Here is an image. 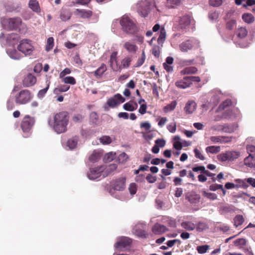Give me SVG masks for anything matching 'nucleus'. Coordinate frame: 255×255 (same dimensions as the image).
Instances as JSON below:
<instances>
[{
  "label": "nucleus",
  "mask_w": 255,
  "mask_h": 255,
  "mask_svg": "<svg viewBox=\"0 0 255 255\" xmlns=\"http://www.w3.org/2000/svg\"><path fill=\"white\" fill-rule=\"evenodd\" d=\"M68 121L67 113H57L48 122L57 133H61L66 131Z\"/></svg>",
  "instance_id": "nucleus-1"
},
{
  "label": "nucleus",
  "mask_w": 255,
  "mask_h": 255,
  "mask_svg": "<svg viewBox=\"0 0 255 255\" xmlns=\"http://www.w3.org/2000/svg\"><path fill=\"white\" fill-rule=\"evenodd\" d=\"M122 29L128 34H133L138 31L134 21L127 15H123L120 20Z\"/></svg>",
  "instance_id": "nucleus-2"
},
{
  "label": "nucleus",
  "mask_w": 255,
  "mask_h": 255,
  "mask_svg": "<svg viewBox=\"0 0 255 255\" xmlns=\"http://www.w3.org/2000/svg\"><path fill=\"white\" fill-rule=\"evenodd\" d=\"M200 46L199 41L195 38H191L179 45L180 50L183 52H187L192 49L197 48Z\"/></svg>",
  "instance_id": "nucleus-3"
},
{
  "label": "nucleus",
  "mask_w": 255,
  "mask_h": 255,
  "mask_svg": "<svg viewBox=\"0 0 255 255\" xmlns=\"http://www.w3.org/2000/svg\"><path fill=\"white\" fill-rule=\"evenodd\" d=\"M154 6L152 0H142L138 7V12L142 17H146L148 14L151 8Z\"/></svg>",
  "instance_id": "nucleus-4"
},
{
  "label": "nucleus",
  "mask_w": 255,
  "mask_h": 255,
  "mask_svg": "<svg viewBox=\"0 0 255 255\" xmlns=\"http://www.w3.org/2000/svg\"><path fill=\"white\" fill-rule=\"evenodd\" d=\"M240 152L238 151H227L218 155V159L222 162L233 161L238 159L240 156Z\"/></svg>",
  "instance_id": "nucleus-5"
},
{
  "label": "nucleus",
  "mask_w": 255,
  "mask_h": 255,
  "mask_svg": "<svg viewBox=\"0 0 255 255\" xmlns=\"http://www.w3.org/2000/svg\"><path fill=\"white\" fill-rule=\"evenodd\" d=\"M18 50L25 55H30L34 50L33 46L30 43V40L25 39L22 40L17 46Z\"/></svg>",
  "instance_id": "nucleus-6"
},
{
  "label": "nucleus",
  "mask_w": 255,
  "mask_h": 255,
  "mask_svg": "<svg viewBox=\"0 0 255 255\" xmlns=\"http://www.w3.org/2000/svg\"><path fill=\"white\" fill-rule=\"evenodd\" d=\"M35 123L34 118L29 115L25 116L21 124V128L23 132H28Z\"/></svg>",
  "instance_id": "nucleus-7"
},
{
  "label": "nucleus",
  "mask_w": 255,
  "mask_h": 255,
  "mask_svg": "<svg viewBox=\"0 0 255 255\" xmlns=\"http://www.w3.org/2000/svg\"><path fill=\"white\" fill-rule=\"evenodd\" d=\"M31 98V95L29 90H21L16 96V102L17 103L24 104L28 102Z\"/></svg>",
  "instance_id": "nucleus-8"
},
{
  "label": "nucleus",
  "mask_w": 255,
  "mask_h": 255,
  "mask_svg": "<svg viewBox=\"0 0 255 255\" xmlns=\"http://www.w3.org/2000/svg\"><path fill=\"white\" fill-rule=\"evenodd\" d=\"M132 243V240L128 237L121 238L115 245L116 249L120 251H124L125 249H129Z\"/></svg>",
  "instance_id": "nucleus-9"
},
{
  "label": "nucleus",
  "mask_w": 255,
  "mask_h": 255,
  "mask_svg": "<svg viewBox=\"0 0 255 255\" xmlns=\"http://www.w3.org/2000/svg\"><path fill=\"white\" fill-rule=\"evenodd\" d=\"M125 101V99L120 94H116L113 97L109 99L107 104L111 108H115Z\"/></svg>",
  "instance_id": "nucleus-10"
},
{
  "label": "nucleus",
  "mask_w": 255,
  "mask_h": 255,
  "mask_svg": "<svg viewBox=\"0 0 255 255\" xmlns=\"http://www.w3.org/2000/svg\"><path fill=\"white\" fill-rule=\"evenodd\" d=\"M104 170L105 167L102 166L91 168L88 172L87 176L90 179H96L101 176Z\"/></svg>",
  "instance_id": "nucleus-11"
},
{
  "label": "nucleus",
  "mask_w": 255,
  "mask_h": 255,
  "mask_svg": "<svg viewBox=\"0 0 255 255\" xmlns=\"http://www.w3.org/2000/svg\"><path fill=\"white\" fill-rule=\"evenodd\" d=\"M126 178L124 177H120L113 181L111 185L114 190L123 191L126 187Z\"/></svg>",
  "instance_id": "nucleus-12"
},
{
  "label": "nucleus",
  "mask_w": 255,
  "mask_h": 255,
  "mask_svg": "<svg viewBox=\"0 0 255 255\" xmlns=\"http://www.w3.org/2000/svg\"><path fill=\"white\" fill-rule=\"evenodd\" d=\"M7 26L10 30H17L22 24L21 19L19 17L9 18L7 19Z\"/></svg>",
  "instance_id": "nucleus-13"
},
{
  "label": "nucleus",
  "mask_w": 255,
  "mask_h": 255,
  "mask_svg": "<svg viewBox=\"0 0 255 255\" xmlns=\"http://www.w3.org/2000/svg\"><path fill=\"white\" fill-rule=\"evenodd\" d=\"M145 225L142 223L137 224L133 228L134 234L141 238H146L147 234L145 231Z\"/></svg>",
  "instance_id": "nucleus-14"
},
{
  "label": "nucleus",
  "mask_w": 255,
  "mask_h": 255,
  "mask_svg": "<svg viewBox=\"0 0 255 255\" xmlns=\"http://www.w3.org/2000/svg\"><path fill=\"white\" fill-rule=\"evenodd\" d=\"M131 61L132 57L131 56H126L122 60L120 65L117 64L116 71L121 72L123 69L128 68L130 66Z\"/></svg>",
  "instance_id": "nucleus-15"
},
{
  "label": "nucleus",
  "mask_w": 255,
  "mask_h": 255,
  "mask_svg": "<svg viewBox=\"0 0 255 255\" xmlns=\"http://www.w3.org/2000/svg\"><path fill=\"white\" fill-rule=\"evenodd\" d=\"M36 82V77L32 74H28L22 81V85L25 87H28L34 85Z\"/></svg>",
  "instance_id": "nucleus-16"
},
{
  "label": "nucleus",
  "mask_w": 255,
  "mask_h": 255,
  "mask_svg": "<svg viewBox=\"0 0 255 255\" xmlns=\"http://www.w3.org/2000/svg\"><path fill=\"white\" fill-rule=\"evenodd\" d=\"M124 48L130 54H134L138 50V47L133 42L126 41L123 45Z\"/></svg>",
  "instance_id": "nucleus-17"
},
{
  "label": "nucleus",
  "mask_w": 255,
  "mask_h": 255,
  "mask_svg": "<svg viewBox=\"0 0 255 255\" xmlns=\"http://www.w3.org/2000/svg\"><path fill=\"white\" fill-rule=\"evenodd\" d=\"M209 94L211 96V102H212L215 105L219 102L222 97V94L221 91L217 89L211 91Z\"/></svg>",
  "instance_id": "nucleus-18"
},
{
  "label": "nucleus",
  "mask_w": 255,
  "mask_h": 255,
  "mask_svg": "<svg viewBox=\"0 0 255 255\" xmlns=\"http://www.w3.org/2000/svg\"><path fill=\"white\" fill-rule=\"evenodd\" d=\"M75 13L78 17L82 18H89L93 15V12L91 10L83 9H77Z\"/></svg>",
  "instance_id": "nucleus-19"
},
{
  "label": "nucleus",
  "mask_w": 255,
  "mask_h": 255,
  "mask_svg": "<svg viewBox=\"0 0 255 255\" xmlns=\"http://www.w3.org/2000/svg\"><path fill=\"white\" fill-rule=\"evenodd\" d=\"M210 140L213 143H227L231 141V137L223 136H213L210 137Z\"/></svg>",
  "instance_id": "nucleus-20"
},
{
  "label": "nucleus",
  "mask_w": 255,
  "mask_h": 255,
  "mask_svg": "<svg viewBox=\"0 0 255 255\" xmlns=\"http://www.w3.org/2000/svg\"><path fill=\"white\" fill-rule=\"evenodd\" d=\"M117 55V51L113 52L110 55V58L109 60L110 67L114 71H116V69H117V64H118Z\"/></svg>",
  "instance_id": "nucleus-21"
},
{
  "label": "nucleus",
  "mask_w": 255,
  "mask_h": 255,
  "mask_svg": "<svg viewBox=\"0 0 255 255\" xmlns=\"http://www.w3.org/2000/svg\"><path fill=\"white\" fill-rule=\"evenodd\" d=\"M232 106V103L231 100L230 99H227L219 105L217 112H221L222 111H225V112H229Z\"/></svg>",
  "instance_id": "nucleus-22"
},
{
  "label": "nucleus",
  "mask_w": 255,
  "mask_h": 255,
  "mask_svg": "<svg viewBox=\"0 0 255 255\" xmlns=\"http://www.w3.org/2000/svg\"><path fill=\"white\" fill-rule=\"evenodd\" d=\"M175 85L181 89H186L190 86V81L185 77L183 79L176 82Z\"/></svg>",
  "instance_id": "nucleus-23"
},
{
  "label": "nucleus",
  "mask_w": 255,
  "mask_h": 255,
  "mask_svg": "<svg viewBox=\"0 0 255 255\" xmlns=\"http://www.w3.org/2000/svg\"><path fill=\"white\" fill-rule=\"evenodd\" d=\"M236 129V127L234 125H224L220 126L218 130H221L224 132L230 133L233 132Z\"/></svg>",
  "instance_id": "nucleus-24"
},
{
  "label": "nucleus",
  "mask_w": 255,
  "mask_h": 255,
  "mask_svg": "<svg viewBox=\"0 0 255 255\" xmlns=\"http://www.w3.org/2000/svg\"><path fill=\"white\" fill-rule=\"evenodd\" d=\"M197 104L193 100H189L186 103L184 110L185 112H194L196 110Z\"/></svg>",
  "instance_id": "nucleus-25"
},
{
  "label": "nucleus",
  "mask_w": 255,
  "mask_h": 255,
  "mask_svg": "<svg viewBox=\"0 0 255 255\" xmlns=\"http://www.w3.org/2000/svg\"><path fill=\"white\" fill-rule=\"evenodd\" d=\"M244 164L247 166L253 168L255 167V158L254 156L251 155H249L244 159Z\"/></svg>",
  "instance_id": "nucleus-26"
},
{
  "label": "nucleus",
  "mask_w": 255,
  "mask_h": 255,
  "mask_svg": "<svg viewBox=\"0 0 255 255\" xmlns=\"http://www.w3.org/2000/svg\"><path fill=\"white\" fill-rule=\"evenodd\" d=\"M137 107V104L133 101H129L123 106V108L126 111L132 112L136 109Z\"/></svg>",
  "instance_id": "nucleus-27"
},
{
  "label": "nucleus",
  "mask_w": 255,
  "mask_h": 255,
  "mask_svg": "<svg viewBox=\"0 0 255 255\" xmlns=\"http://www.w3.org/2000/svg\"><path fill=\"white\" fill-rule=\"evenodd\" d=\"M28 4L29 8L33 11L36 12H39L40 11L39 4L37 0H30Z\"/></svg>",
  "instance_id": "nucleus-28"
},
{
  "label": "nucleus",
  "mask_w": 255,
  "mask_h": 255,
  "mask_svg": "<svg viewBox=\"0 0 255 255\" xmlns=\"http://www.w3.org/2000/svg\"><path fill=\"white\" fill-rule=\"evenodd\" d=\"M106 65L104 63H102L101 66L94 72V75L97 78L101 77L103 74L107 70Z\"/></svg>",
  "instance_id": "nucleus-29"
},
{
  "label": "nucleus",
  "mask_w": 255,
  "mask_h": 255,
  "mask_svg": "<svg viewBox=\"0 0 255 255\" xmlns=\"http://www.w3.org/2000/svg\"><path fill=\"white\" fill-rule=\"evenodd\" d=\"M205 150L208 154H216L220 151L221 147L220 146H209L206 148Z\"/></svg>",
  "instance_id": "nucleus-30"
},
{
  "label": "nucleus",
  "mask_w": 255,
  "mask_h": 255,
  "mask_svg": "<svg viewBox=\"0 0 255 255\" xmlns=\"http://www.w3.org/2000/svg\"><path fill=\"white\" fill-rule=\"evenodd\" d=\"M173 61V58L171 57H168L166 58V62L164 63L163 64L164 68L165 70H166L167 72H169L172 71V67L169 65L172 64Z\"/></svg>",
  "instance_id": "nucleus-31"
},
{
  "label": "nucleus",
  "mask_w": 255,
  "mask_h": 255,
  "mask_svg": "<svg viewBox=\"0 0 255 255\" xmlns=\"http://www.w3.org/2000/svg\"><path fill=\"white\" fill-rule=\"evenodd\" d=\"M181 226L183 228L188 231H193L196 228V225L194 223L190 221L183 222L181 223Z\"/></svg>",
  "instance_id": "nucleus-32"
},
{
  "label": "nucleus",
  "mask_w": 255,
  "mask_h": 255,
  "mask_svg": "<svg viewBox=\"0 0 255 255\" xmlns=\"http://www.w3.org/2000/svg\"><path fill=\"white\" fill-rule=\"evenodd\" d=\"M248 31L245 27H239L236 31L237 35L240 38H245L248 34Z\"/></svg>",
  "instance_id": "nucleus-33"
},
{
  "label": "nucleus",
  "mask_w": 255,
  "mask_h": 255,
  "mask_svg": "<svg viewBox=\"0 0 255 255\" xmlns=\"http://www.w3.org/2000/svg\"><path fill=\"white\" fill-rule=\"evenodd\" d=\"M243 20L248 23H251L255 20L254 16L251 13H244L242 15Z\"/></svg>",
  "instance_id": "nucleus-34"
},
{
  "label": "nucleus",
  "mask_w": 255,
  "mask_h": 255,
  "mask_svg": "<svg viewBox=\"0 0 255 255\" xmlns=\"http://www.w3.org/2000/svg\"><path fill=\"white\" fill-rule=\"evenodd\" d=\"M9 56L12 59L15 60H19L21 58V55L15 49H12L8 51Z\"/></svg>",
  "instance_id": "nucleus-35"
},
{
  "label": "nucleus",
  "mask_w": 255,
  "mask_h": 255,
  "mask_svg": "<svg viewBox=\"0 0 255 255\" xmlns=\"http://www.w3.org/2000/svg\"><path fill=\"white\" fill-rule=\"evenodd\" d=\"M221 114L220 115H218L216 116V117L214 119V121H219L223 119H231L230 114H232L233 113H219Z\"/></svg>",
  "instance_id": "nucleus-36"
},
{
  "label": "nucleus",
  "mask_w": 255,
  "mask_h": 255,
  "mask_svg": "<svg viewBox=\"0 0 255 255\" xmlns=\"http://www.w3.org/2000/svg\"><path fill=\"white\" fill-rule=\"evenodd\" d=\"M101 158L100 153L94 151L92 154L89 156V159L92 162L97 161Z\"/></svg>",
  "instance_id": "nucleus-37"
},
{
  "label": "nucleus",
  "mask_w": 255,
  "mask_h": 255,
  "mask_svg": "<svg viewBox=\"0 0 255 255\" xmlns=\"http://www.w3.org/2000/svg\"><path fill=\"white\" fill-rule=\"evenodd\" d=\"M234 225L236 227L241 225L244 222V219L242 215H238L234 218Z\"/></svg>",
  "instance_id": "nucleus-38"
},
{
  "label": "nucleus",
  "mask_w": 255,
  "mask_h": 255,
  "mask_svg": "<svg viewBox=\"0 0 255 255\" xmlns=\"http://www.w3.org/2000/svg\"><path fill=\"white\" fill-rule=\"evenodd\" d=\"M203 195L210 200H214L217 198V196L215 193L208 192L205 190L202 191Z\"/></svg>",
  "instance_id": "nucleus-39"
},
{
  "label": "nucleus",
  "mask_w": 255,
  "mask_h": 255,
  "mask_svg": "<svg viewBox=\"0 0 255 255\" xmlns=\"http://www.w3.org/2000/svg\"><path fill=\"white\" fill-rule=\"evenodd\" d=\"M197 71V69L195 67H186L183 69L181 73L183 74H194Z\"/></svg>",
  "instance_id": "nucleus-40"
},
{
  "label": "nucleus",
  "mask_w": 255,
  "mask_h": 255,
  "mask_svg": "<svg viewBox=\"0 0 255 255\" xmlns=\"http://www.w3.org/2000/svg\"><path fill=\"white\" fill-rule=\"evenodd\" d=\"M181 0H167L166 4L169 8H173L178 5Z\"/></svg>",
  "instance_id": "nucleus-41"
},
{
  "label": "nucleus",
  "mask_w": 255,
  "mask_h": 255,
  "mask_svg": "<svg viewBox=\"0 0 255 255\" xmlns=\"http://www.w3.org/2000/svg\"><path fill=\"white\" fill-rule=\"evenodd\" d=\"M77 144V138H72L69 139L67 142V145L70 149H73L76 147Z\"/></svg>",
  "instance_id": "nucleus-42"
},
{
  "label": "nucleus",
  "mask_w": 255,
  "mask_h": 255,
  "mask_svg": "<svg viewBox=\"0 0 255 255\" xmlns=\"http://www.w3.org/2000/svg\"><path fill=\"white\" fill-rule=\"evenodd\" d=\"M191 203H197L199 202L200 197L197 194L190 195L186 197Z\"/></svg>",
  "instance_id": "nucleus-43"
},
{
  "label": "nucleus",
  "mask_w": 255,
  "mask_h": 255,
  "mask_svg": "<svg viewBox=\"0 0 255 255\" xmlns=\"http://www.w3.org/2000/svg\"><path fill=\"white\" fill-rule=\"evenodd\" d=\"M179 22L183 26L188 25L191 22L190 17L188 15L184 16L180 18Z\"/></svg>",
  "instance_id": "nucleus-44"
},
{
  "label": "nucleus",
  "mask_w": 255,
  "mask_h": 255,
  "mask_svg": "<svg viewBox=\"0 0 255 255\" xmlns=\"http://www.w3.org/2000/svg\"><path fill=\"white\" fill-rule=\"evenodd\" d=\"M54 46V39L53 37H49L47 40V44L46 45L45 50L47 51L51 50Z\"/></svg>",
  "instance_id": "nucleus-45"
},
{
  "label": "nucleus",
  "mask_w": 255,
  "mask_h": 255,
  "mask_svg": "<svg viewBox=\"0 0 255 255\" xmlns=\"http://www.w3.org/2000/svg\"><path fill=\"white\" fill-rule=\"evenodd\" d=\"M128 158V156L125 152H123L118 156V160L119 163H124Z\"/></svg>",
  "instance_id": "nucleus-46"
},
{
  "label": "nucleus",
  "mask_w": 255,
  "mask_h": 255,
  "mask_svg": "<svg viewBox=\"0 0 255 255\" xmlns=\"http://www.w3.org/2000/svg\"><path fill=\"white\" fill-rule=\"evenodd\" d=\"M63 82L66 84L75 85L76 83L75 79L72 76H67L63 78Z\"/></svg>",
  "instance_id": "nucleus-47"
},
{
  "label": "nucleus",
  "mask_w": 255,
  "mask_h": 255,
  "mask_svg": "<svg viewBox=\"0 0 255 255\" xmlns=\"http://www.w3.org/2000/svg\"><path fill=\"white\" fill-rule=\"evenodd\" d=\"M145 58L146 56L145 52L143 51L141 55V57L138 59L135 67H137L141 66L144 62Z\"/></svg>",
  "instance_id": "nucleus-48"
},
{
  "label": "nucleus",
  "mask_w": 255,
  "mask_h": 255,
  "mask_svg": "<svg viewBox=\"0 0 255 255\" xmlns=\"http://www.w3.org/2000/svg\"><path fill=\"white\" fill-rule=\"evenodd\" d=\"M197 231L202 232L208 228L207 225L205 223L199 222L195 228Z\"/></svg>",
  "instance_id": "nucleus-49"
},
{
  "label": "nucleus",
  "mask_w": 255,
  "mask_h": 255,
  "mask_svg": "<svg viewBox=\"0 0 255 255\" xmlns=\"http://www.w3.org/2000/svg\"><path fill=\"white\" fill-rule=\"evenodd\" d=\"M209 249V246L205 245L197 247V251L198 253L202 254L205 253L207 250Z\"/></svg>",
  "instance_id": "nucleus-50"
},
{
  "label": "nucleus",
  "mask_w": 255,
  "mask_h": 255,
  "mask_svg": "<svg viewBox=\"0 0 255 255\" xmlns=\"http://www.w3.org/2000/svg\"><path fill=\"white\" fill-rule=\"evenodd\" d=\"M194 153L196 158H198L201 160H204L205 159V157L202 155L201 151L197 148H195L194 149Z\"/></svg>",
  "instance_id": "nucleus-51"
},
{
  "label": "nucleus",
  "mask_w": 255,
  "mask_h": 255,
  "mask_svg": "<svg viewBox=\"0 0 255 255\" xmlns=\"http://www.w3.org/2000/svg\"><path fill=\"white\" fill-rule=\"evenodd\" d=\"M70 88L69 86H67L65 85H61L57 88H55L54 90L55 92H65L67 91Z\"/></svg>",
  "instance_id": "nucleus-52"
},
{
  "label": "nucleus",
  "mask_w": 255,
  "mask_h": 255,
  "mask_svg": "<svg viewBox=\"0 0 255 255\" xmlns=\"http://www.w3.org/2000/svg\"><path fill=\"white\" fill-rule=\"evenodd\" d=\"M84 119V116L80 114H75L72 117V121L74 123L81 122Z\"/></svg>",
  "instance_id": "nucleus-53"
},
{
  "label": "nucleus",
  "mask_w": 255,
  "mask_h": 255,
  "mask_svg": "<svg viewBox=\"0 0 255 255\" xmlns=\"http://www.w3.org/2000/svg\"><path fill=\"white\" fill-rule=\"evenodd\" d=\"M236 25V20L235 19H232L227 22L226 28L229 30H232Z\"/></svg>",
  "instance_id": "nucleus-54"
},
{
  "label": "nucleus",
  "mask_w": 255,
  "mask_h": 255,
  "mask_svg": "<svg viewBox=\"0 0 255 255\" xmlns=\"http://www.w3.org/2000/svg\"><path fill=\"white\" fill-rule=\"evenodd\" d=\"M100 140L103 144H110L112 142L111 138L109 136H103L100 138Z\"/></svg>",
  "instance_id": "nucleus-55"
},
{
  "label": "nucleus",
  "mask_w": 255,
  "mask_h": 255,
  "mask_svg": "<svg viewBox=\"0 0 255 255\" xmlns=\"http://www.w3.org/2000/svg\"><path fill=\"white\" fill-rule=\"evenodd\" d=\"M99 116L97 113H91L90 115V121L93 124H96L98 122Z\"/></svg>",
  "instance_id": "nucleus-56"
},
{
  "label": "nucleus",
  "mask_w": 255,
  "mask_h": 255,
  "mask_svg": "<svg viewBox=\"0 0 255 255\" xmlns=\"http://www.w3.org/2000/svg\"><path fill=\"white\" fill-rule=\"evenodd\" d=\"M176 105L175 101L172 102L170 104L164 107V112H169L173 111Z\"/></svg>",
  "instance_id": "nucleus-57"
},
{
  "label": "nucleus",
  "mask_w": 255,
  "mask_h": 255,
  "mask_svg": "<svg viewBox=\"0 0 255 255\" xmlns=\"http://www.w3.org/2000/svg\"><path fill=\"white\" fill-rule=\"evenodd\" d=\"M246 148L249 155H255V145H247Z\"/></svg>",
  "instance_id": "nucleus-58"
},
{
  "label": "nucleus",
  "mask_w": 255,
  "mask_h": 255,
  "mask_svg": "<svg viewBox=\"0 0 255 255\" xmlns=\"http://www.w3.org/2000/svg\"><path fill=\"white\" fill-rule=\"evenodd\" d=\"M167 128L168 129L169 132L171 133H174L176 129V123L173 122L170 124H168L167 126Z\"/></svg>",
  "instance_id": "nucleus-59"
},
{
  "label": "nucleus",
  "mask_w": 255,
  "mask_h": 255,
  "mask_svg": "<svg viewBox=\"0 0 255 255\" xmlns=\"http://www.w3.org/2000/svg\"><path fill=\"white\" fill-rule=\"evenodd\" d=\"M223 3V0H209V4L214 7H218Z\"/></svg>",
  "instance_id": "nucleus-60"
},
{
  "label": "nucleus",
  "mask_w": 255,
  "mask_h": 255,
  "mask_svg": "<svg viewBox=\"0 0 255 255\" xmlns=\"http://www.w3.org/2000/svg\"><path fill=\"white\" fill-rule=\"evenodd\" d=\"M142 133L144 138L147 140H150L154 136L153 133L150 130L147 132H142Z\"/></svg>",
  "instance_id": "nucleus-61"
},
{
  "label": "nucleus",
  "mask_w": 255,
  "mask_h": 255,
  "mask_svg": "<svg viewBox=\"0 0 255 255\" xmlns=\"http://www.w3.org/2000/svg\"><path fill=\"white\" fill-rule=\"evenodd\" d=\"M166 34L164 28L160 26V43H162L166 38Z\"/></svg>",
  "instance_id": "nucleus-62"
},
{
  "label": "nucleus",
  "mask_w": 255,
  "mask_h": 255,
  "mask_svg": "<svg viewBox=\"0 0 255 255\" xmlns=\"http://www.w3.org/2000/svg\"><path fill=\"white\" fill-rule=\"evenodd\" d=\"M181 242L179 240L174 239V240H169V241H167L166 243V245H167L168 247H172L175 244H178L179 245L181 244Z\"/></svg>",
  "instance_id": "nucleus-63"
},
{
  "label": "nucleus",
  "mask_w": 255,
  "mask_h": 255,
  "mask_svg": "<svg viewBox=\"0 0 255 255\" xmlns=\"http://www.w3.org/2000/svg\"><path fill=\"white\" fill-rule=\"evenodd\" d=\"M128 190L131 195L135 194L137 190L136 184L134 183H131L128 187Z\"/></svg>",
  "instance_id": "nucleus-64"
}]
</instances>
